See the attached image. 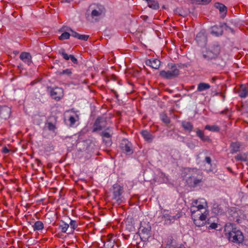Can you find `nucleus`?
I'll return each instance as SVG.
<instances>
[{
	"label": "nucleus",
	"instance_id": "5",
	"mask_svg": "<svg viewBox=\"0 0 248 248\" xmlns=\"http://www.w3.org/2000/svg\"><path fill=\"white\" fill-rule=\"evenodd\" d=\"M151 227L149 222L142 221L140 222L139 228V234L140 238L142 241H146L150 237Z\"/></svg>",
	"mask_w": 248,
	"mask_h": 248
},
{
	"label": "nucleus",
	"instance_id": "17",
	"mask_svg": "<svg viewBox=\"0 0 248 248\" xmlns=\"http://www.w3.org/2000/svg\"><path fill=\"white\" fill-rule=\"evenodd\" d=\"M146 64L151 67L152 68L158 69L160 65V61L158 59H152L147 60L146 61Z\"/></svg>",
	"mask_w": 248,
	"mask_h": 248
},
{
	"label": "nucleus",
	"instance_id": "19",
	"mask_svg": "<svg viewBox=\"0 0 248 248\" xmlns=\"http://www.w3.org/2000/svg\"><path fill=\"white\" fill-rule=\"evenodd\" d=\"M59 54H61L63 58L65 60H68L69 59L75 64L78 63V60L74 57V56L72 55H68L65 53V50L64 49H61L59 51Z\"/></svg>",
	"mask_w": 248,
	"mask_h": 248
},
{
	"label": "nucleus",
	"instance_id": "55",
	"mask_svg": "<svg viewBox=\"0 0 248 248\" xmlns=\"http://www.w3.org/2000/svg\"><path fill=\"white\" fill-rule=\"evenodd\" d=\"M247 110L248 111V104L247 105Z\"/></svg>",
	"mask_w": 248,
	"mask_h": 248
},
{
	"label": "nucleus",
	"instance_id": "27",
	"mask_svg": "<svg viewBox=\"0 0 248 248\" xmlns=\"http://www.w3.org/2000/svg\"><path fill=\"white\" fill-rule=\"evenodd\" d=\"M239 96L241 97H245L248 94V89L246 85H241L239 91Z\"/></svg>",
	"mask_w": 248,
	"mask_h": 248
},
{
	"label": "nucleus",
	"instance_id": "15",
	"mask_svg": "<svg viewBox=\"0 0 248 248\" xmlns=\"http://www.w3.org/2000/svg\"><path fill=\"white\" fill-rule=\"evenodd\" d=\"M106 130L109 131V132L106 131H103L100 133V135L103 138V140L105 141L106 144H110L111 143V138L112 132H111L110 131L109 127H108Z\"/></svg>",
	"mask_w": 248,
	"mask_h": 248
},
{
	"label": "nucleus",
	"instance_id": "9",
	"mask_svg": "<svg viewBox=\"0 0 248 248\" xmlns=\"http://www.w3.org/2000/svg\"><path fill=\"white\" fill-rule=\"evenodd\" d=\"M120 147L122 151L127 155H130L133 153L132 144L125 139L122 140L120 144Z\"/></svg>",
	"mask_w": 248,
	"mask_h": 248
},
{
	"label": "nucleus",
	"instance_id": "50",
	"mask_svg": "<svg viewBox=\"0 0 248 248\" xmlns=\"http://www.w3.org/2000/svg\"><path fill=\"white\" fill-rule=\"evenodd\" d=\"M216 80V78H215V77H214V78H212V82H215Z\"/></svg>",
	"mask_w": 248,
	"mask_h": 248
},
{
	"label": "nucleus",
	"instance_id": "42",
	"mask_svg": "<svg viewBox=\"0 0 248 248\" xmlns=\"http://www.w3.org/2000/svg\"><path fill=\"white\" fill-rule=\"evenodd\" d=\"M71 74V70L69 69L64 70L62 72L60 73V75H67L68 76L70 75Z\"/></svg>",
	"mask_w": 248,
	"mask_h": 248
},
{
	"label": "nucleus",
	"instance_id": "6",
	"mask_svg": "<svg viewBox=\"0 0 248 248\" xmlns=\"http://www.w3.org/2000/svg\"><path fill=\"white\" fill-rule=\"evenodd\" d=\"M92 9L91 16L92 17H97L105 14L106 9L104 6L99 4H93L90 6Z\"/></svg>",
	"mask_w": 248,
	"mask_h": 248
},
{
	"label": "nucleus",
	"instance_id": "20",
	"mask_svg": "<svg viewBox=\"0 0 248 248\" xmlns=\"http://www.w3.org/2000/svg\"><path fill=\"white\" fill-rule=\"evenodd\" d=\"M140 134L144 140L149 143L152 142L155 138V136L153 135L146 130H142L140 132Z\"/></svg>",
	"mask_w": 248,
	"mask_h": 248
},
{
	"label": "nucleus",
	"instance_id": "3",
	"mask_svg": "<svg viewBox=\"0 0 248 248\" xmlns=\"http://www.w3.org/2000/svg\"><path fill=\"white\" fill-rule=\"evenodd\" d=\"M168 66L170 67V70L161 71L159 75L167 79H170L177 77L180 74L179 68H182L181 65H177L173 63H169Z\"/></svg>",
	"mask_w": 248,
	"mask_h": 248
},
{
	"label": "nucleus",
	"instance_id": "48",
	"mask_svg": "<svg viewBox=\"0 0 248 248\" xmlns=\"http://www.w3.org/2000/svg\"><path fill=\"white\" fill-rule=\"evenodd\" d=\"M35 161L37 163L38 166L41 163V160L39 159H36L35 160Z\"/></svg>",
	"mask_w": 248,
	"mask_h": 248
},
{
	"label": "nucleus",
	"instance_id": "35",
	"mask_svg": "<svg viewBox=\"0 0 248 248\" xmlns=\"http://www.w3.org/2000/svg\"><path fill=\"white\" fill-rule=\"evenodd\" d=\"M208 214V211L207 210H205V211L198 210L195 213V217H200L202 216H204V217H207V216Z\"/></svg>",
	"mask_w": 248,
	"mask_h": 248
},
{
	"label": "nucleus",
	"instance_id": "36",
	"mask_svg": "<svg viewBox=\"0 0 248 248\" xmlns=\"http://www.w3.org/2000/svg\"><path fill=\"white\" fill-rule=\"evenodd\" d=\"M160 119L166 124H169L170 123V118L168 117L167 114L164 113H162L160 115Z\"/></svg>",
	"mask_w": 248,
	"mask_h": 248
},
{
	"label": "nucleus",
	"instance_id": "4",
	"mask_svg": "<svg viewBox=\"0 0 248 248\" xmlns=\"http://www.w3.org/2000/svg\"><path fill=\"white\" fill-rule=\"evenodd\" d=\"M203 182L202 173L197 169H193L192 173L190 175L186 182L189 186L195 187Z\"/></svg>",
	"mask_w": 248,
	"mask_h": 248
},
{
	"label": "nucleus",
	"instance_id": "49",
	"mask_svg": "<svg viewBox=\"0 0 248 248\" xmlns=\"http://www.w3.org/2000/svg\"><path fill=\"white\" fill-rule=\"evenodd\" d=\"M174 248H186L183 245H180L179 246H177Z\"/></svg>",
	"mask_w": 248,
	"mask_h": 248
},
{
	"label": "nucleus",
	"instance_id": "7",
	"mask_svg": "<svg viewBox=\"0 0 248 248\" xmlns=\"http://www.w3.org/2000/svg\"><path fill=\"white\" fill-rule=\"evenodd\" d=\"M123 192V187L118 184H115L113 186V199L115 200L118 204L122 202L121 196Z\"/></svg>",
	"mask_w": 248,
	"mask_h": 248
},
{
	"label": "nucleus",
	"instance_id": "32",
	"mask_svg": "<svg viewBox=\"0 0 248 248\" xmlns=\"http://www.w3.org/2000/svg\"><path fill=\"white\" fill-rule=\"evenodd\" d=\"M115 239L103 241L104 248H113L114 245Z\"/></svg>",
	"mask_w": 248,
	"mask_h": 248
},
{
	"label": "nucleus",
	"instance_id": "14",
	"mask_svg": "<svg viewBox=\"0 0 248 248\" xmlns=\"http://www.w3.org/2000/svg\"><path fill=\"white\" fill-rule=\"evenodd\" d=\"M180 217V214H177L175 216H171L168 214H163V218L164 219L166 224H170L174 222V221L178 219Z\"/></svg>",
	"mask_w": 248,
	"mask_h": 248
},
{
	"label": "nucleus",
	"instance_id": "30",
	"mask_svg": "<svg viewBox=\"0 0 248 248\" xmlns=\"http://www.w3.org/2000/svg\"><path fill=\"white\" fill-rule=\"evenodd\" d=\"M34 231H40L44 228V224L41 221H36L32 226Z\"/></svg>",
	"mask_w": 248,
	"mask_h": 248
},
{
	"label": "nucleus",
	"instance_id": "21",
	"mask_svg": "<svg viewBox=\"0 0 248 248\" xmlns=\"http://www.w3.org/2000/svg\"><path fill=\"white\" fill-rule=\"evenodd\" d=\"M215 7L219 10L221 14V17L224 18L226 15L227 7L224 4L219 2L216 3L215 4Z\"/></svg>",
	"mask_w": 248,
	"mask_h": 248
},
{
	"label": "nucleus",
	"instance_id": "11",
	"mask_svg": "<svg viewBox=\"0 0 248 248\" xmlns=\"http://www.w3.org/2000/svg\"><path fill=\"white\" fill-rule=\"evenodd\" d=\"M50 95L53 99L59 100L63 97V90L61 88H54L51 91Z\"/></svg>",
	"mask_w": 248,
	"mask_h": 248
},
{
	"label": "nucleus",
	"instance_id": "46",
	"mask_svg": "<svg viewBox=\"0 0 248 248\" xmlns=\"http://www.w3.org/2000/svg\"><path fill=\"white\" fill-rule=\"evenodd\" d=\"M2 151L4 154H7L10 152V150L8 149L6 147H4L2 148Z\"/></svg>",
	"mask_w": 248,
	"mask_h": 248
},
{
	"label": "nucleus",
	"instance_id": "1",
	"mask_svg": "<svg viewBox=\"0 0 248 248\" xmlns=\"http://www.w3.org/2000/svg\"><path fill=\"white\" fill-rule=\"evenodd\" d=\"M220 52V46L218 43H215L208 48L206 53L203 54V57L208 61L215 60L217 62L214 63L217 66H223L224 62L222 59L218 57Z\"/></svg>",
	"mask_w": 248,
	"mask_h": 248
},
{
	"label": "nucleus",
	"instance_id": "51",
	"mask_svg": "<svg viewBox=\"0 0 248 248\" xmlns=\"http://www.w3.org/2000/svg\"><path fill=\"white\" fill-rule=\"evenodd\" d=\"M62 2H69V0H63L62 1Z\"/></svg>",
	"mask_w": 248,
	"mask_h": 248
},
{
	"label": "nucleus",
	"instance_id": "24",
	"mask_svg": "<svg viewBox=\"0 0 248 248\" xmlns=\"http://www.w3.org/2000/svg\"><path fill=\"white\" fill-rule=\"evenodd\" d=\"M241 145V143L239 142H232L230 145L231 153L233 154L239 151Z\"/></svg>",
	"mask_w": 248,
	"mask_h": 248
},
{
	"label": "nucleus",
	"instance_id": "12",
	"mask_svg": "<svg viewBox=\"0 0 248 248\" xmlns=\"http://www.w3.org/2000/svg\"><path fill=\"white\" fill-rule=\"evenodd\" d=\"M193 222L195 225L198 227L203 226L205 224H209L210 221L208 219L207 221H206V217H204V216H202L200 217H192Z\"/></svg>",
	"mask_w": 248,
	"mask_h": 248
},
{
	"label": "nucleus",
	"instance_id": "28",
	"mask_svg": "<svg viewBox=\"0 0 248 248\" xmlns=\"http://www.w3.org/2000/svg\"><path fill=\"white\" fill-rule=\"evenodd\" d=\"M210 88V85L204 82L200 83L197 87V91L201 92L205 90H207Z\"/></svg>",
	"mask_w": 248,
	"mask_h": 248
},
{
	"label": "nucleus",
	"instance_id": "23",
	"mask_svg": "<svg viewBox=\"0 0 248 248\" xmlns=\"http://www.w3.org/2000/svg\"><path fill=\"white\" fill-rule=\"evenodd\" d=\"M196 133L197 136L200 138L203 142H211V140L208 136L204 135L203 131L199 129H196Z\"/></svg>",
	"mask_w": 248,
	"mask_h": 248
},
{
	"label": "nucleus",
	"instance_id": "44",
	"mask_svg": "<svg viewBox=\"0 0 248 248\" xmlns=\"http://www.w3.org/2000/svg\"><path fill=\"white\" fill-rule=\"evenodd\" d=\"M113 238H114V236L112 234H109V235H108L107 237H104L103 239V241H108L110 240L111 239H114Z\"/></svg>",
	"mask_w": 248,
	"mask_h": 248
},
{
	"label": "nucleus",
	"instance_id": "52",
	"mask_svg": "<svg viewBox=\"0 0 248 248\" xmlns=\"http://www.w3.org/2000/svg\"><path fill=\"white\" fill-rule=\"evenodd\" d=\"M177 10H178V9H176L174 10L175 13H177V12H178V11H177Z\"/></svg>",
	"mask_w": 248,
	"mask_h": 248
},
{
	"label": "nucleus",
	"instance_id": "8",
	"mask_svg": "<svg viewBox=\"0 0 248 248\" xmlns=\"http://www.w3.org/2000/svg\"><path fill=\"white\" fill-rule=\"evenodd\" d=\"M227 28L228 27L226 23H221L219 25L213 26L210 29L211 34L216 36H219L223 34V29L225 28L226 30Z\"/></svg>",
	"mask_w": 248,
	"mask_h": 248
},
{
	"label": "nucleus",
	"instance_id": "40",
	"mask_svg": "<svg viewBox=\"0 0 248 248\" xmlns=\"http://www.w3.org/2000/svg\"><path fill=\"white\" fill-rule=\"evenodd\" d=\"M235 159L237 161H246V157L245 156V155H237L235 157Z\"/></svg>",
	"mask_w": 248,
	"mask_h": 248
},
{
	"label": "nucleus",
	"instance_id": "16",
	"mask_svg": "<svg viewBox=\"0 0 248 248\" xmlns=\"http://www.w3.org/2000/svg\"><path fill=\"white\" fill-rule=\"evenodd\" d=\"M11 113L10 108L5 106L0 107V118L7 119L10 116Z\"/></svg>",
	"mask_w": 248,
	"mask_h": 248
},
{
	"label": "nucleus",
	"instance_id": "38",
	"mask_svg": "<svg viewBox=\"0 0 248 248\" xmlns=\"http://www.w3.org/2000/svg\"><path fill=\"white\" fill-rule=\"evenodd\" d=\"M71 35L70 33L67 32H64L62 33L61 35L59 37V39L61 40H63L67 39L69 38L70 36Z\"/></svg>",
	"mask_w": 248,
	"mask_h": 248
},
{
	"label": "nucleus",
	"instance_id": "13",
	"mask_svg": "<svg viewBox=\"0 0 248 248\" xmlns=\"http://www.w3.org/2000/svg\"><path fill=\"white\" fill-rule=\"evenodd\" d=\"M192 204L196 206L199 210L203 211L207 210L206 209L207 203L205 200L203 199H200V200H195L193 201Z\"/></svg>",
	"mask_w": 248,
	"mask_h": 248
},
{
	"label": "nucleus",
	"instance_id": "53",
	"mask_svg": "<svg viewBox=\"0 0 248 248\" xmlns=\"http://www.w3.org/2000/svg\"><path fill=\"white\" fill-rule=\"evenodd\" d=\"M246 140L248 141V134L246 135Z\"/></svg>",
	"mask_w": 248,
	"mask_h": 248
},
{
	"label": "nucleus",
	"instance_id": "2",
	"mask_svg": "<svg viewBox=\"0 0 248 248\" xmlns=\"http://www.w3.org/2000/svg\"><path fill=\"white\" fill-rule=\"evenodd\" d=\"M225 232L228 234L229 240L236 243H241L243 241L244 236L242 232L236 228L233 227L232 223H228L225 225Z\"/></svg>",
	"mask_w": 248,
	"mask_h": 248
},
{
	"label": "nucleus",
	"instance_id": "39",
	"mask_svg": "<svg viewBox=\"0 0 248 248\" xmlns=\"http://www.w3.org/2000/svg\"><path fill=\"white\" fill-rule=\"evenodd\" d=\"M197 207L194 205H192L190 208V211L191 212V217H195V213L198 211Z\"/></svg>",
	"mask_w": 248,
	"mask_h": 248
},
{
	"label": "nucleus",
	"instance_id": "31",
	"mask_svg": "<svg viewBox=\"0 0 248 248\" xmlns=\"http://www.w3.org/2000/svg\"><path fill=\"white\" fill-rule=\"evenodd\" d=\"M147 3L148 6L153 9L156 10L159 7L158 3L154 0H150Z\"/></svg>",
	"mask_w": 248,
	"mask_h": 248
},
{
	"label": "nucleus",
	"instance_id": "25",
	"mask_svg": "<svg viewBox=\"0 0 248 248\" xmlns=\"http://www.w3.org/2000/svg\"><path fill=\"white\" fill-rule=\"evenodd\" d=\"M70 31H71V36H73L75 38H77L79 40H84V41H87L88 39L89 38V35H80L77 33V32H75L73 31L72 30L70 29Z\"/></svg>",
	"mask_w": 248,
	"mask_h": 248
},
{
	"label": "nucleus",
	"instance_id": "33",
	"mask_svg": "<svg viewBox=\"0 0 248 248\" xmlns=\"http://www.w3.org/2000/svg\"><path fill=\"white\" fill-rule=\"evenodd\" d=\"M70 228L69 229V232L68 233H72L74 232V230H75L78 227V224L75 220H71L70 222V224H69Z\"/></svg>",
	"mask_w": 248,
	"mask_h": 248
},
{
	"label": "nucleus",
	"instance_id": "18",
	"mask_svg": "<svg viewBox=\"0 0 248 248\" xmlns=\"http://www.w3.org/2000/svg\"><path fill=\"white\" fill-rule=\"evenodd\" d=\"M196 41L200 45H204L207 41V37L203 32H199L196 37Z\"/></svg>",
	"mask_w": 248,
	"mask_h": 248
},
{
	"label": "nucleus",
	"instance_id": "22",
	"mask_svg": "<svg viewBox=\"0 0 248 248\" xmlns=\"http://www.w3.org/2000/svg\"><path fill=\"white\" fill-rule=\"evenodd\" d=\"M20 58L28 65L32 62L31 56L28 52H22L20 54Z\"/></svg>",
	"mask_w": 248,
	"mask_h": 248
},
{
	"label": "nucleus",
	"instance_id": "29",
	"mask_svg": "<svg viewBox=\"0 0 248 248\" xmlns=\"http://www.w3.org/2000/svg\"><path fill=\"white\" fill-rule=\"evenodd\" d=\"M182 126L185 130L188 132L192 131L193 129V125L189 122H183L182 123Z\"/></svg>",
	"mask_w": 248,
	"mask_h": 248
},
{
	"label": "nucleus",
	"instance_id": "34",
	"mask_svg": "<svg viewBox=\"0 0 248 248\" xmlns=\"http://www.w3.org/2000/svg\"><path fill=\"white\" fill-rule=\"evenodd\" d=\"M205 129L209 131H211L213 132H218L220 130L219 127L216 125H206L205 126Z\"/></svg>",
	"mask_w": 248,
	"mask_h": 248
},
{
	"label": "nucleus",
	"instance_id": "26",
	"mask_svg": "<svg viewBox=\"0 0 248 248\" xmlns=\"http://www.w3.org/2000/svg\"><path fill=\"white\" fill-rule=\"evenodd\" d=\"M69 225L65 223L64 221L61 220L59 225V229L61 230L62 232H66L67 231L69 232Z\"/></svg>",
	"mask_w": 248,
	"mask_h": 248
},
{
	"label": "nucleus",
	"instance_id": "10",
	"mask_svg": "<svg viewBox=\"0 0 248 248\" xmlns=\"http://www.w3.org/2000/svg\"><path fill=\"white\" fill-rule=\"evenodd\" d=\"M106 121L105 119L101 117H98L93 125V132H95L101 130L106 127Z\"/></svg>",
	"mask_w": 248,
	"mask_h": 248
},
{
	"label": "nucleus",
	"instance_id": "47",
	"mask_svg": "<svg viewBox=\"0 0 248 248\" xmlns=\"http://www.w3.org/2000/svg\"><path fill=\"white\" fill-rule=\"evenodd\" d=\"M205 161L209 164H210L211 163V159L209 156H206L205 157Z\"/></svg>",
	"mask_w": 248,
	"mask_h": 248
},
{
	"label": "nucleus",
	"instance_id": "41",
	"mask_svg": "<svg viewBox=\"0 0 248 248\" xmlns=\"http://www.w3.org/2000/svg\"><path fill=\"white\" fill-rule=\"evenodd\" d=\"M47 127L50 131H52L53 132H54L55 130L56 129L55 125L50 122L48 123Z\"/></svg>",
	"mask_w": 248,
	"mask_h": 248
},
{
	"label": "nucleus",
	"instance_id": "37",
	"mask_svg": "<svg viewBox=\"0 0 248 248\" xmlns=\"http://www.w3.org/2000/svg\"><path fill=\"white\" fill-rule=\"evenodd\" d=\"M79 119L78 116V115H76L75 116H71L69 117V122L70 123L71 125H73L75 124V122L78 121Z\"/></svg>",
	"mask_w": 248,
	"mask_h": 248
},
{
	"label": "nucleus",
	"instance_id": "43",
	"mask_svg": "<svg viewBox=\"0 0 248 248\" xmlns=\"http://www.w3.org/2000/svg\"><path fill=\"white\" fill-rule=\"evenodd\" d=\"M217 227V224L216 223H211L208 227H206L209 229H216Z\"/></svg>",
	"mask_w": 248,
	"mask_h": 248
},
{
	"label": "nucleus",
	"instance_id": "54",
	"mask_svg": "<svg viewBox=\"0 0 248 248\" xmlns=\"http://www.w3.org/2000/svg\"><path fill=\"white\" fill-rule=\"evenodd\" d=\"M224 112H225V111H222L220 112V113H221V114H224Z\"/></svg>",
	"mask_w": 248,
	"mask_h": 248
},
{
	"label": "nucleus",
	"instance_id": "45",
	"mask_svg": "<svg viewBox=\"0 0 248 248\" xmlns=\"http://www.w3.org/2000/svg\"><path fill=\"white\" fill-rule=\"evenodd\" d=\"M199 3H207L211 1V0H196Z\"/></svg>",
	"mask_w": 248,
	"mask_h": 248
}]
</instances>
